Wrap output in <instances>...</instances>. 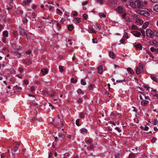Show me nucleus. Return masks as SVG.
Returning a JSON list of instances; mask_svg holds the SVG:
<instances>
[{"label": "nucleus", "instance_id": "nucleus-33", "mask_svg": "<svg viewBox=\"0 0 158 158\" xmlns=\"http://www.w3.org/2000/svg\"><path fill=\"white\" fill-rule=\"evenodd\" d=\"M77 81L76 80H74L73 78H71V82L72 83H75L77 82Z\"/></svg>", "mask_w": 158, "mask_h": 158}, {"label": "nucleus", "instance_id": "nucleus-50", "mask_svg": "<svg viewBox=\"0 0 158 158\" xmlns=\"http://www.w3.org/2000/svg\"><path fill=\"white\" fill-rule=\"evenodd\" d=\"M35 90V87L34 86H32L30 88V91H33Z\"/></svg>", "mask_w": 158, "mask_h": 158}, {"label": "nucleus", "instance_id": "nucleus-31", "mask_svg": "<svg viewBox=\"0 0 158 158\" xmlns=\"http://www.w3.org/2000/svg\"><path fill=\"white\" fill-rule=\"evenodd\" d=\"M80 121V119H77L76 121V124L78 126H79L80 125V124L79 123V122Z\"/></svg>", "mask_w": 158, "mask_h": 158}, {"label": "nucleus", "instance_id": "nucleus-29", "mask_svg": "<svg viewBox=\"0 0 158 158\" xmlns=\"http://www.w3.org/2000/svg\"><path fill=\"white\" fill-rule=\"evenodd\" d=\"M99 15L101 17L104 18H105L106 17V15L102 13H99Z\"/></svg>", "mask_w": 158, "mask_h": 158}, {"label": "nucleus", "instance_id": "nucleus-48", "mask_svg": "<svg viewBox=\"0 0 158 158\" xmlns=\"http://www.w3.org/2000/svg\"><path fill=\"white\" fill-rule=\"evenodd\" d=\"M123 37L126 38L127 39L128 38L127 34L126 32H125L124 33Z\"/></svg>", "mask_w": 158, "mask_h": 158}, {"label": "nucleus", "instance_id": "nucleus-7", "mask_svg": "<svg viewBox=\"0 0 158 158\" xmlns=\"http://www.w3.org/2000/svg\"><path fill=\"white\" fill-rule=\"evenodd\" d=\"M20 34L21 35L24 36V37H26L27 36V34L26 33L24 30L22 28H20Z\"/></svg>", "mask_w": 158, "mask_h": 158}, {"label": "nucleus", "instance_id": "nucleus-32", "mask_svg": "<svg viewBox=\"0 0 158 158\" xmlns=\"http://www.w3.org/2000/svg\"><path fill=\"white\" fill-rule=\"evenodd\" d=\"M94 85L92 84H90L89 86L88 87V89L89 90H92L93 89V86Z\"/></svg>", "mask_w": 158, "mask_h": 158}, {"label": "nucleus", "instance_id": "nucleus-62", "mask_svg": "<svg viewBox=\"0 0 158 158\" xmlns=\"http://www.w3.org/2000/svg\"><path fill=\"white\" fill-rule=\"evenodd\" d=\"M24 83L26 85H27L28 83V82L27 80H25L24 81Z\"/></svg>", "mask_w": 158, "mask_h": 158}, {"label": "nucleus", "instance_id": "nucleus-56", "mask_svg": "<svg viewBox=\"0 0 158 158\" xmlns=\"http://www.w3.org/2000/svg\"><path fill=\"white\" fill-rule=\"evenodd\" d=\"M17 32L16 31H13V35L14 36H15H15L17 35Z\"/></svg>", "mask_w": 158, "mask_h": 158}, {"label": "nucleus", "instance_id": "nucleus-8", "mask_svg": "<svg viewBox=\"0 0 158 158\" xmlns=\"http://www.w3.org/2000/svg\"><path fill=\"white\" fill-rule=\"evenodd\" d=\"M117 11L118 13H121L124 11V10L122 6H119L117 9Z\"/></svg>", "mask_w": 158, "mask_h": 158}, {"label": "nucleus", "instance_id": "nucleus-20", "mask_svg": "<svg viewBox=\"0 0 158 158\" xmlns=\"http://www.w3.org/2000/svg\"><path fill=\"white\" fill-rule=\"evenodd\" d=\"M88 31L90 33H93L94 34L96 33V32L94 30V29L92 28H89L88 30Z\"/></svg>", "mask_w": 158, "mask_h": 158}, {"label": "nucleus", "instance_id": "nucleus-54", "mask_svg": "<svg viewBox=\"0 0 158 158\" xmlns=\"http://www.w3.org/2000/svg\"><path fill=\"white\" fill-rule=\"evenodd\" d=\"M126 16V14L125 13H124L122 15V17L123 19H125V18H126L127 17Z\"/></svg>", "mask_w": 158, "mask_h": 158}, {"label": "nucleus", "instance_id": "nucleus-28", "mask_svg": "<svg viewBox=\"0 0 158 158\" xmlns=\"http://www.w3.org/2000/svg\"><path fill=\"white\" fill-rule=\"evenodd\" d=\"M151 43L152 44L154 45L155 46L157 45L158 44L157 42L156 41L154 40H152Z\"/></svg>", "mask_w": 158, "mask_h": 158}, {"label": "nucleus", "instance_id": "nucleus-25", "mask_svg": "<svg viewBox=\"0 0 158 158\" xmlns=\"http://www.w3.org/2000/svg\"><path fill=\"white\" fill-rule=\"evenodd\" d=\"M31 105V106H35L38 105V104L35 102H32L30 103Z\"/></svg>", "mask_w": 158, "mask_h": 158}, {"label": "nucleus", "instance_id": "nucleus-58", "mask_svg": "<svg viewBox=\"0 0 158 158\" xmlns=\"http://www.w3.org/2000/svg\"><path fill=\"white\" fill-rule=\"evenodd\" d=\"M49 106L50 107L52 110H53V109H54V107L50 103H49Z\"/></svg>", "mask_w": 158, "mask_h": 158}, {"label": "nucleus", "instance_id": "nucleus-47", "mask_svg": "<svg viewBox=\"0 0 158 158\" xmlns=\"http://www.w3.org/2000/svg\"><path fill=\"white\" fill-rule=\"evenodd\" d=\"M152 124L154 125H156L157 124V121L156 120H154L152 121Z\"/></svg>", "mask_w": 158, "mask_h": 158}, {"label": "nucleus", "instance_id": "nucleus-2", "mask_svg": "<svg viewBox=\"0 0 158 158\" xmlns=\"http://www.w3.org/2000/svg\"><path fill=\"white\" fill-rule=\"evenodd\" d=\"M54 125L58 128H60L61 126H64L63 121H61L59 117V115L58 114L57 117L54 120Z\"/></svg>", "mask_w": 158, "mask_h": 158}, {"label": "nucleus", "instance_id": "nucleus-21", "mask_svg": "<svg viewBox=\"0 0 158 158\" xmlns=\"http://www.w3.org/2000/svg\"><path fill=\"white\" fill-rule=\"evenodd\" d=\"M127 70L128 72H129L131 74H132L134 73V71L130 68H127Z\"/></svg>", "mask_w": 158, "mask_h": 158}, {"label": "nucleus", "instance_id": "nucleus-4", "mask_svg": "<svg viewBox=\"0 0 158 158\" xmlns=\"http://www.w3.org/2000/svg\"><path fill=\"white\" fill-rule=\"evenodd\" d=\"M139 12L140 15L146 17L150 15L149 13L145 10H139Z\"/></svg>", "mask_w": 158, "mask_h": 158}, {"label": "nucleus", "instance_id": "nucleus-12", "mask_svg": "<svg viewBox=\"0 0 158 158\" xmlns=\"http://www.w3.org/2000/svg\"><path fill=\"white\" fill-rule=\"evenodd\" d=\"M134 46L137 49L139 48L140 49H141L142 48V45L140 44H136L134 45Z\"/></svg>", "mask_w": 158, "mask_h": 158}, {"label": "nucleus", "instance_id": "nucleus-23", "mask_svg": "<svg viewBox=\"0 0 158 158\" xmlns=\"http://www.w3.org/2000/svg\"><path fill=\"white\" fill-rule=\"evenodd\" d=\"M8 34V32L6 31H4L3 33V35L4 37H7Z\"/></svg>", "mask_w": 158, "mask_h": 158}, {"label": "nucleus", "instance_id": "nucleus-64", "mask_svg": "<svg viewBox=\"0 0 158 158\" xmlns=\"http://www.w3.org/2000/svg\"><path fill=\"white\" fill-rule=\"evenodd\" d=\"M6 157V155L4 154H2L1 155V158H4Z\"/></svg>", "mask_w": 158, "mask_h": 158}, {"label": "nucleus", "instance_id": "nucleus-27", "mask_svg": "<svg viewBox=\"0 0 158 158\" xmlns=\"http://www.w3.org/2000/svg\"><path fill=\"white\" fill-rule=\"evenodd\" d=\"M31 1L32 0H25L23 1V3L25 4H27L31 3Z\"/></svg>", "mask_w": 158, "mask_h": 158}, {"label": "nucleus", "instance_id": "nucleus-14", "mask_svg": "<svg viewBox=\"0 0 158 158\" xmlns=\"http://www.w3.org/2000/svg\"><path fill=\"white\" fill-rule=\"evenodd\" d=\"M148 103V102L145 100H143L141 102V104L143 106H146Z\"/></svg>", "mask_w": 158, "mask_h": 158}, {"label": "nucleus", "instance_id": "nucleus-60", "mask_svg": "<svg viewBox=\"0 0 158 158\" xmlns=\"http://www.w3.org/2000/svg\"><path fill=\"white\" fill-rule=\"evenodd\" d=\"M124 81V80H118L116 81V82L118 83H120L123 82Z\"/></svg>", "mask_w": 158, "mask_h": 158}, {"label": "nucleus", "instance_id": "nucleus-1", "mask_svg": "<svg viewBox=\"0 0 158 158\" xmlns=\"http://www.w3.org/2000/svg\"><path fill=\"white\" fill-rule=\"evenodd\" d=\"M129 5L133 8H142L146 5V2H141L140 0H135L133 2L128 1Z\"/></svg>", "mask_w": 158, "mask_h": 158}, {"label": "nucleus", "instance_id": "nucleus-40", "mask_svg": "<svg viewBox=\"0 0 158 158\" xmlns=\"http://www.w3.org/2000/svg\"><path fill=\"white\" fill-rule=\"evenodd\" d=\"M125 40V39L124 38L122 39L120 41V43L118 44H120L121 43L123 44L124 43V41Z\"/></svg>", "mask_w": 158, "mask_h": 158}, {"label": "nucleus", "instance_id": "nucleus-9", "mask_svg": "<svg viewBox=\"0 0 158 158\" xmlns=\"http://www.w3.org/2000/svg\"><path fill=\"white\" fill-rule=\"evenodd\" d=\"M109 56L111 58L114 59L115 58L116 56L114 53L110 51L109 52Z\"/></svg>", "mask_w": 158, "mask_h": 158}, {"label": "nucleus", "instance_id": "nucleus-61", "mask_svg": "<svg viewBox=\"0 0 158 158\" xmlns=\"http://www.w3.org/2000/svg\"><path fill=\"white\" fill-rule=\"evenodd\" d=\"M92 42L94 43H97V40L96 39H92Z\"/></svg>", "mask_w": 158, "mask_h": 158}, {"label": "nucleus", "instance_id": "nucleus-11", "mask_svg": "<svg viewBox=\"0 0 158 158\" xmlns=\"http://www.w3.org/2000/svg\"><path fill=\"white\" fill-rule=\"evenodd\" d=\"M41 71L43 74L44 75L47 74L48 72V70L45 68L42 69L41 70Z\"/></svg>", "mask_w": 158, "mask_h": 158}, {"label": "nucleus", "instance_id": "nucleus-46", "mask_svg": "<svg viewBox=\"0 0 158 158\" xmlns=\"http://www.w3.org/2000/svg\"><path fill=\"white\" fill-rule=\"evenodd\" d=\"M97 2L100 3L101 4H102L103 2V0H96Z\"/></svg>", "mask_w": 158, "mask_h": 158}, {"label": "nucleus", "instance_id": "nucleus-57", "mask_svg": "<svg viewBox=\"0 0 158 158\" xmlns=\"http://www.w3.org/2000/svg\"><path fill=\"white\" fill-rule=\"evenodd\" d=\"M18 150V146H16L15 147V149H14V150L15 152H16Z\"/></svg>", "mask_w": 158, "mask_h": 158}, {"label": "nucleus", "instance_id": "nucleus-18", "mask_svg": "<svg viewBox=\"0 0 158 158\" xmlns=\"http://www.w3.org/2000/svg\"><path fill=\"white\" fill-rule=\"evenodd\" d=\"M151 78L152 80H153V81H157L158 79L157 78L153 75H151Z\"/></svg>", "mask_w": 158, "mask_h": 158}, {"label": "nucleus", "instance_id": "nucleus-34", "mask_svg": "<svg viewBox=\"0 0 158 158\" xmlns=\"http://www.w3.org/2000/svg\"><path fill=\"white\" fill-rule=\"evenodd\" d=\"M56 11L57 13L59 15H60L62 13V11L59 9H57Z\"/></svg>", "mask_w": 158, "mask_h": 158}, {"label": "nucleus", "instance_id": "nucleus-43", "mask_svg": "<svg viewBox=\"0 0 158 158\" xmlns=\"http://www.w3.org/2000/svg\"><path fill=\"white\" fill-rule=\"evenodd\" d=\"M31 16L32 17V18L33 19H32V20L34 21L33 19H34L35 18V13L34 12L32 13L31 14Z\"/></svg>", "mask_w": 158, "mask_h": 158}, {"label": "nucleus", "instance_id": "nucleus-13", "mask_svg": "<svg viewBox=\"0 0 158 158\" xmlns=\"http://www.w3.org/2000/svg\"><path fill=\"white\" fill-rule=\"evenodd\" d=\"M98 73L100 74L102 73L103 71L102 67V66H100L98 67Z\"/></svg>", "mask_w": 158, "mask_h": 158}, {"label": "nucleus", "instance_id": "nucleus-30", "mask_svg": "<svg viewBox=\"0 0 158 158\" xmlns=\"http://www.w3.org/2000/svg\"><path fill=\"white\" fill-rule=\"evenodd\" d=\"M153 9L157 12H158V5H156L154 7Z\"/></svg>", "mask_w": 158, "mask_h": 158}, {"label": "nucleus", "instance_id": "nucleus-42", "mask_svg": "<svg viewBox=\"0 0 158 158\" xmlns=\"http://www.w3.org/2000/svg\"><path fill=\"white\" fill-rule=\"evenodd\" d=\"M126 20L127 22H131V18L129 17H127L126 18Z\"/></svg>", "mask_w": 158, "mask_h": 158}, {"label": "nucleus", "instance_id": "nucleus-22", "mask_svg": "<svg viewBox=\"0 0 158 158\" xmlns=\"http://www.w3.org/2000/svg\"><path fill=\"white\" fill-rule=\"evenodd\" d=\"M135 156V154L133 153H131L129 155L128 158H134Z\"/></svg>", "mask_w": 158, "mask_h": 158}, {"label": "nucleus", "instance_id": "nucleus-49", "mask_svg": "<svg viewBox=\"0 0 158 158\" xmlns=\"http://www.w3.org/2000/svg\"><path fill=\"white\" fill-rule=\"evenodd\" d=\"M87 15L86 14H84L83 15V18L85 19H87Z\"/></svg>", "mask_w": 158, "mask_h": 158}, {"label": "nucleus", "instance_id": "nucleus-41", "mask_svg": "<svg viewBox=\"0 0 158 158\" xmlns=\"http://www.w3.org/2000/svg\"><path fill=\"white\" fill-rule=\"evenodd\" d=\"M83 102V100L81 98H79L77 100V102L78 103H81Z\"/></svg>", "mask_w": 158, "mask_h": 158}, {"label": "nucleus", "instance_id": "nucleus-38", "mask_svg": "<svg viewBox=\"0 0 158 158\" xmlns=\"http://www.w3.org/2000/svg\"><path fill=\"white\" fill-rule=\"evenodd\" d=\"M150 50L152 52H156V49L154 47H152L151 48Z\"/></svg>", "mask_w": 158, "mask_h": 158}, {"label": "nucleus", "instance_id": "nucleus-52", "mask_svg": "<svg viewBox=\"0 0 158 158\" xmlns=\"http://www.w3.org/2000/svg\"><path fill=\"white\" fill-rule=\"evenodd\" d=\"M76 22L79 23L81 22V19L80 18H76Z\"/></svg>", "mask_w": 158, "mask_h": 158}, {"label": "nucleus", "instance_id": "nucleus-15", "mask_svg": "<svg viewBox=\"0 0 158 158\" xmlns=\"http://www.w3.org/2000/svg\"><path fill=\"white\" fill-rule=\"evenodd\" d=\"M81 133H82L83 134H84L85 133H87V130L85 128H82L81 129Z\"/></svg>", "mask_w": 158, "mask_h": 158}, {"label": "nucleus", "instance_id": "nucleus-53", "mask_svg": "<svg viewBox=\"0 0 158 158\" xmlns=\"http://www.w3.org/2000/svg\"><path fill=\"white\" fill-rule=\"evenodd\" d=\"M48 92L46 90H44L42 91V94H48Z\"/></svg>", "mask_w": 158, "mask_h": 158}, {"label": "nucleus", "instance_id": "nucleus-17", "mask_svg": "<svg viewBox=\"0 0 158 158\" xmlns=\"http://www.w3.org/2000/svg\"><path fill=\"white\" fill-rule=\"evenodd\" d=\"M136 21L137 23H139L140 24H142L143 23V21L139 19H136Z\"/></svg>", "mask_w": 158, "mask_h": 158}, {"label": "nucleus", "instance_id": "nucleus-10", "mask_svg": "<svg viewBox=\"0 0 158 158\" xmlns=\"http://www.w3.org/2000/svg\"><path fill=\"white\" fill-rule=\"evenodd\" d=\"M14 89L15 92H18L21 90V88L16 85L14 87Z\"/></svg>", "mask_w": 158, "mask_h": 158}, {"label": "nucleus", "instance_id": "nucleus-24", "mask_svg": "<svg viewBox=\"0 0 158 158\" xmlns=\"http://www.w3.org/2000/svg\"><path fill=\"white\" fill-rule=\"evenodd\" d=\"M68 30L71 31L72 30V29L73 28V27L72 25H69L68 26Z\"/></svg>", "mask_w": 158, "mask_h": 158}, {"label": "nucleus", "instance_id": "nucleus-26", "mask_svg": "<svg viewBox=\"0 0 158 158\" xmlns=\"http://www.w3.org/2000/svg\"><path fill=\"white\" fill-rule=\"evenodd\" d=\"M65 135H64L62 134H59L58 137L59 138H60V139H62L64 137Z\"/></svg>", "mask_w": 158, "mask_h": 158}, {"label": "nucleus", "instance_id": "nucleus-59", "mask_svg": "<svg viewBox=\"0 0 158 158\" xmlns=\"http://www.w3.org/2000/svg\"><path fill=\"white\" fill-rule=\"evenodd\" d=\"M131 28L133 29H135L137 28V27L135 25H133L132 26Z\"/></svg>", "mask_w": 158, "mask_h": 158}, {"label": "nucleus", "instance_id": "nucleus-55", "mask_svg": "<svg viewBox=\"0 0 158 158\" xmlns=\"http://www.w3.org/2000/svg\"><path fill=\"white\" fill-rule=\"evenodd\" d=\"M140 30L141 31V33H142V34H145V31L143 29L140 28Z\"/></svg>", "mask_w": 158, "mask_h": 158}, {"label": "nucleus", "instance_id": "nucleus-19", "mask_svg": "<svg viewBox=\"0 0 158 158\" xmlns=\"http://www.w3.org/2000/svg\"><path fill=\"white\" fill-rule=\"evenodd\" d=\"M55 92L52 91L48 92V95L50 96H53L55 95Z\"/></svg>", "mask_w": 158, "mask_h": 158}, {"label": "nucleus", "instance_id": "nucleus-6", "mask_svg": "<svg viewBox=\"0 0 158 158\" xmlns=\"http://www.w3.org/2000/svg\"><path fill=\"white\" fill-rule=\"evenodd\" d=\"M131 33L135 37H139L141 35V33L137 31H133Z\"/></svg>", "mask_w": 158, "mask_h": 158}, {"label": "nucleus", "instance_id": "nucleus-44", "mask_svg": "<svg viewBox=\"0 0 158 158\" xmlns=\"http://www.w3.org/2000/svg\"><path fill=\"white\" fill-rule=\"evenodd\" d=\"M86 142L87 143L90 144L92 143V141L91 139H89V140H87Z\"/></svg>", "mask_w": 158, "mask_h": 158}, {"label": "nucleus", "instance_id": "nucleus-35", "mask_svg": "<svg viewBox=\"0 0 158 158\" xmlns=\"http://www.w3.org/2000/svg\"><path fill=\"white\" fill-rule=\"evenodd\" d=\"M96 29L98 30H99L101 28V26L99 25L96 24Z\"/></svg>", "mask_w": 158, "mask_h": 158}, {"label": "nucleus", "instance_id": "nucleus-3", "mask_svg": "<svg viewBox=\"0 0 158 158\" xmlns=\"http://www.w3.org/2000/svg\"><path fill=\"white\" fill-rule=\"evenodd\" d=\"M147 35L149 38H153L154 37V34L153 31L150 29H148L146 30Z\"/></svg>", "mask_w": 158, "mask_h": 158}, {"label": "nucleus", "instance_id": "nucleus-51", "mask_svg": "<svg viewBox=\"0 0 158 158\" xmlns=\"http://www.w3.org/2000/svg\"><path fill=\"white\" fill-rule=\"evenodd\" d=\"M115 129L118 131L119 132H121V130L120 129V128L118 127H116L115 128Z\"/></svg>", "mask_w": 158, "mask_h": 158}, {"label": "nucleus", "instance_id": "nucleus-5", "mask_svg": "<svg viewBox=\"0 0 158 158\" xmlns=\"http://www.w3.org/2000/svg\"><path fill=\"white\" fill-rule=\"evenodd\" d=\"M143 71V67L142 65H140L136 68V72L137 74H139L141 72Z\"/></svg>", "mask_w": 158, "mask_h": 158}, {"label": "nucleus", "instance_id": "nucleus-16", "mask_svg": "<svg viewBox=\"0 0 158 158\" xmlns=\"http://www.w3.org/2000/svg\"><path fill=\"white\" fill-rule=\"evenodd\" d=\"M149 24V23L148 22H145L143 25V28L144 29L146 28L148 26Z\"/></svg>", "mask_w": 158, "mask_h": 158}, {"label": "nucleus", "instance_id": "nucleus-63", "mask_svg": "<svg viewBox=\"0 0 158 158\" xmlns=\"http://www.w3.org/2000/svg\"><path fill=\"white\" fill-rule=\"evenodd\" d=\"M88 2L87 1H86L85 2H83L82 3V5L84 6L86 5L88 3Z\"/></svg>", "mask_w": 158, "mask_h": 158}, {"label": "nucleus", "instance_id": "nucleus-36", "mask_svg": "<svg viewBox=\"0 0 158 158\" xmlns=\"http://www.w3.org/2000/svg\"><path fill=\"white\" fill-rule=\"evenodd\" d=\"M80 117L81 118H83L85 117V114L84 113L81 112L80 114Z\"/></svg>", "mask_w": 158, "mask_h": 158}, {"label": "nucleus", "instance_id": "nucleus-45", "mask_svg": "<svg viewBox=\"0 0 158 158\" xmlns=\"http://www.w3.org/2000/svg\"><path fill=\"white\" fill-rule=\"evenodd\" d=\"M69 153H66L64 154V158H67V157L69 156Z\"/></svg>", "mask_w": 158, "mask_h": 158}, {"label": "nucleus", "instance_id": "nucleus-39", "mask_svg": "<svg viewBox=\"0 0 158 158\" xmlns=\"http://www.w3.org/2000/svg\"><path fill=\"white\" fill-rule=\"evenodd\" d=\"M59 68L60 69V72H63V67L62 66H61V65H60L59 66Z\"/></svg>", "mask_w": 158, "mask_h": 158}, {"label": "nucleus", "instance_id": "nucleus-37", "mask_svg": "<svg viewBox=\"0 0 158 158\" xmlns=\"http://www.w3.org/2000/svg\"><path fill=\"white\" fill-rule=\"evenodd\" d=\"M81 84L83 85H85L86 84V83L83 79L81 80Z\"/></svg>", "mask_w": 158, "mask_h": 158}]
</instances>
